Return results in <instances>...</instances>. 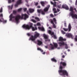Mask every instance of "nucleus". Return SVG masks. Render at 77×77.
Instances as JSON below:
<instances>
[{
	"label": "nucleus",
	"mask_w": 77,
	"mask_h": 77,
	"mask_svg": "<svg viewBox=\"0 0 77 77\" xmlns=\"http://www.w3.org/2000/svg\"><path fill=\"white\" fill-rule=\"evenodd\" d=\"M41 30L42 31H45V29H44V28L43 27H42Z\"/></svg>",
	"instance_id": "obj_37"
},
{
	"label": "nucleus",
	"mask_w": 77,
	"mask_h": 77,
	"mask_svg": "<svg viewBox=\"0 0 77 77\" xmlns=\"http://www.w3.org/2000/svg\"><path fill=\"white\" fill-rule=\"evenodd\" d=\"M53 20H54V21L55 23H56V18H54L53 19Z\"/></svg>",
	"instance_id": "obj_36"
},
{
	"label": "nucleus",
	"mask_w": 77,
	"mask_h": 77,
	"mask_svg": "<svg viewBox=\"0 0 77 77\" xmlns=\"http://www.w3.org/2000/svg\"><path fill=\"white\" fill-rule=\"evenodd\" d=\"M22 10V8H20L18 9L17 11H18V12H20V11H21Z\"/></svg>",
	"instance_id": "obj_32"
},
{
	"label": "nucleus",
	"mask_w": 77,
	"mask_h": 77,
	"mask_svg": "<svg viewBox=\"0 0 77 77\" xmlns=\"http://www.w3.org/2000/svg\"><path fill=\"white\" fill-rule=\"evenodd\" d=\"M49 29H52V28H51V27L50 26L49 27Z\"/></svg>",
	"instance_id": "obj_53"
},
{
	"label": "nucleus",
	"mask_w": 77,
	"mask_h": 77,
	"mask_svg": "<svg viewBox=\"0 0 77 77\" xmlns=\"http://www.w3.org/2000/svg\"><path fill=\"white\" fill-rule=\"evenodd\" d=\"M26 13L28 15H30V14L29 13V11H26Z\"/></svg>",
	"instance_id": "obj_42"
},
{
	"label": "nucleus",
	"mask_w": 77,
	"mask_h": 77,
	"mask_svg": "<svg viewBox=\"0 0 77 77\" xmlns=\"http://www.w3.org/2000/svg\"><path fill=\"white\" fill-rule=\"evenodd\" d=\"M42 10L41 9L38 10L37 12L39 13V14H41V12H42Z\"/></svg>",
	"instance_id": "obj_25"
},
{
	"label": "nucleus",
	"mask_w": 77,
	"mask_h": 77,
	"mask_svg": "<svg viewBox=\"0 0 77 77\" xmlns=\"http://www.w3.org/2000/svg\"><path fill=\"white\" fill-rule=\"evenodd\" d=\"M50 45H51V50H54V47H53V45L52 44H50Z\"/></svg>",
	"instance_id": "obj_24"
},
{
	"label": "nucleus",
	"mask_w": 77,
	"mask_h": 77,
	"mask_svg": "<svg viewBox=\"0 0 77 77\" xmlns=\"http://www.w3.org/2000/svg\"><path fill=\"white\" fill-rule=\"evenodd\" d=\"M21 17L20 15L18 14L15 17L13 16V14H11L10 16V20L12 21L13 18H15V21L17 23H18L20 19H24L25 20H26L27 18H29V15H27V14H23L21 15Z\"/></svg>",
	"instance_id": "obj_1"
},
{
	"label": "nucleus",
	"mask_w": 77,
	"mask_h": 77,
	"mask_svg": "<svg viewBox=\"0 0 77 77\" xmlns=\"http://www.w3.org/2000/svg\"><path fill=\"white\" fill-rule=\"evenodd\" d=\"M66 35L68 38H72V35L71 33H67Z\"/></svg>",
	"instance_id": "obj_14"
},
{
	"label": "nucleus",
	"mask_w": 77,
	"mask_h": 77,
	"mask_svg": "<svg viewBox=\"0 0 77 77\" xmlns=\"http://www.w3.org/2000/svg\"><path fill=\"white\" fill-rule=\"evenodd\" d=\"M65 56L64 55H63L62 56V58H65Z\"/></svg>",
	"instance_id": "obj_50"
},
{
	"label": "nucleus",
	"mask_w": 77,
	"mask_h": 77,
	"mask_svg": "<svg viewBox=\"0 0 77 77\" xmlns=\"http://www.w3.org/2000/svg\"><path fill=\"white\" fill-rule=\"evenodd\" d=\"M27 35L28 36H30V35H31L29 33H28L27 34Z\"/></svg>",
	"instance_id": "obj_46"
},
{
	"label": "nucleus",
	"mask_w": 77,
	"mask_h": 77,
	"mask_svg": "<svg viewBox=\"0 0 77 77\" xmlns=\"http://www.w3.org/2000/svg\"><path fill=\"white\" fill-rule=\"evenodd\" d=\"M54 35V39H57V37H56V35H54H54Z\"/></svg>",
	"instance_id": "obj_33"
},
{
	"label": "nucleus",
	"mask_w": 77,
	"mask_h": 77,
	"mask_svg": "<svg viewBox=\"0 0 77 77\" xmlns=\"http://www.w3.org/2000/svg\"><path fill=\"white\" fill-rule=\"evenodd\" d=\"M44 37V38L45 39H48V37H47V36L45 35H43Z\"/></svg>",
	"instance_id": "obj_27"
},
{
	"label": "nucleus",
	"mask_w": 77,
	"mask_h": 77,
	"mask_svg": "<svg viewBox=\"0 0 77 77\" xmlns=\"http://www.w3.org/2000/svg\"><path fill=\"white\" fill-rule=\"evenodd\" d=\"M62 8L63 9H65L66 10H68L69 9V7L66 5H62Z\"/></svg>",
	"instance_id": "obj_9"
},
{
	"label": "nucleus",
	"mask_w": 77,
	"mask_h": 77,
	"mask_svg": "<svg viewBox=\"0 0 77 77\" xmlns=\"http://www.w3.org/2000/svg\"><path fill=\"white\" fill-rule=\"evenodd\" d=\"M51 24H52L53 26L54 27V28H56V25L54 24V22H53V20H51Z\"/></svg>",
	"instance_id": "obj_15"
},
{
	"label": "nucleus",
	"mask_w": 77,
	"mask_h": 77,
	"mask_svg": "<svg viewBox=\"0 0 77 77\" xmlns=\"http://www.w3.org/2000/svg\"><path fill=\"white\" fill-rule=\"evenodd\" d=\"M21 1H22V0H19L17 2V4L15 5V7H18V5H20V4H21V3H22Z\"/></svg>",
	"instance_id": "obj_8"
},
{
	"label": "nucleus",
	"mask_w": 77,
	"mask_h": 77,
	"mask_svg": "<svg viewBox=\"0 0 77 77\" xmlns=\"http://www.w3.org/2000/svg\"><path fill=\"white\" fill-rule=\"evenodd\" d=\"M38 5V2H36L35 3V6H37Z\"/></svg>",
	"instance_id": "obj_47"
},
{
	"label": "nucleus",
	"mask_w": 77,
	"mask_h": 77,
	"mask_svg": "<svg viewBox=\"0 0 77 77\" xmlns=\"http://www.w3.org/2000/svg\"><path fill=\"white\" fill-rule=\"evenodd\" d=\"M38 8H41V7L40 6H38L37 7Z\"/></svg>",
	"instance_id": "obj_54"
},
{
	"label": "nucleus",
	"mask_w": 77,
	"mask_h": 77,
	"mask_svg": "<svg viewBox=\"0 0 77 77\" xmlns=\"http://www.w3.org/2000/svg\"><path fill=\"white\" fill-rule=\"evenodd\" d=\"M3 12V8H2L0 11V12Z\"/></svg>",
	"instance_id": "obj_45"
},
{
	"label": "nucleus",
	"mask_w": 77,
	"mask_h": 77,
	"mask_svg": "<svg viewBox=\"0 0 77 77\" xmlns=\"http://www.w3.org/2000/svg\"><path fill=\"white\" fill-rule=\"evenodd\" d=\"M58 44L59 45L60 47H62V45H65V48L66 49H68V45L66 44H65V42H60L58 43Z\"/></svg>",
	"instance_id": "obj_5"
},
{
	"label": "nucleus",
	"mask_w": 77,
	"mask_h": 77,
	"mask_svg": "<svg viewBox=\"0 0 77 77\" xmlns=\"http://www.w3.org/2000/svg\"><path fill=\"white\" fill-rule=\"evenodd\" d=\"M66 39L63 38V37H60L59 38V39L58 40L59 41H61V42H63V41H66Z\"/></svg>",
	"instance_id": "obj_10"
},
{
	"label": "nucleus",
	"mask_w": 77,
	"mask_h": 77,
	"mask_svg": "<svg viewBox=\"0 0 77 77\" xmlns=\"http://www.w3.org/2000/svg\"><path fill=\"white\" fill-rule=\"evenodd\" d=\"M63 29L64 31H65V32H67L68 30V32H70L71 30V23L69 24L68 26V28H63Z\"/></svg>",
	"instance_id": "obj_6"
},
{
	"label": "nucleus",
	"mask_w": 77,
	"mask_h": 77,
	"mask_svg": "<svg viewBox=\"0 0 77 77\" xmlns=\"http://www.w3.org/2000/svg\"><path fill=\"white\" fill-rule=\"evenodd\" d=\"M45 47L46 48H48V46H45Z\"/></svg>",
	"instance_id": "obj_55"
},
{
	"label": "nucleus",
	"mask_w": 77,
	"mask_h": 77,
	"mask_svg": "<svg viewBox=\"0 0 77 77\" xmlns=\"http://www.w3.org/2000/svg\"><path fill=\"white\" fill-rule=\"evenodd\" d=\"M66 22H64V25L65 27H66Z\"/></svg>",
	"instance_id": "obj_43"
},
{
	"label": "nucleus",
	"mask_w": 77,
	"mask_h": 77,
	"mask_svg": "<svg viewBox=\"0 0 77 77\" xmlns=\"http://www.w3.org/2000/svg\"><path fill=\"white\" fill-rule=\"evenodd\" d=\"M51 5H53L54 7H57V5H56V4H54V3H53V2L51 1Z\"/></svg>",
	"instance_id": "obj_21"
},
{
	"label": "nucleus",
	"mask_w": 77,
	"mask_h": 77,
	"mask_svg": "<svg viewBox=\"0 0 77 77\" xmlns=\"http://www.w3.org/2000/svg\"><path fill=\"white\" fill-rule=\"evenodd\" d=\"M50 17H51V18H53V17H54V16L53 15V14H51L50 15Z\"/></svg>",
	"instance_id": "obj_35"
},
{
	"label": "nucleus",
	"mask_w": 77,
	"mask_h": 77,
	"mask_svg": "<svg viewBox=\"0 0 77 77\" xmlns=\"http://www.w3.org/2000/svg\"><path fill=\"white\" fill-rule=\"evenodd\" d=\"M56 3H57L55 1H54V4H55L56 5Z\"/></svg>",
	"instance_id": "obj_60"
},
{
	"label": "nucleus",
	"mask_w": 77,
	"mask_h": 77,
	"mask_svg": "<svg viewBox=\"0 0 77 77\" xmlns=\"http://www.w3.org/2000/svg\"><path fill=\"white\" fill-rule=\"evenodd\" d=\"M57 11H58V12H59V11H60V10H59V9L57 8Z\"/></svg>",
	"instance_id": "obj_52"
},
{
	"label": "nucleus",
	"mask_w": 77,
	"mask_h": 77,
	"mask_svg": "<svg viewBox=\"0 0 77 77\" xmlns=\"http://www.w3.org/2000/svg\"><path fill=\"white\" fill-rule=\"evenodd\" d=\"M61 60H64L62 58Z\"/></svg>",
	"instance_id": "obj_64"
},
{
	"label": "nucleus",
	"mask_w": 77,
	"mask_h": 77,
	"mask_svg": "<svg viewBox=\"0 0 77 77\" xmlns=\"http://www.w3.org/2000/svg\"><path fill=\"white\" fill-rule=\"evenodd\" d=\"M57 8H59V9H60V7H61V5H58L57 6Z\"/></svg>",
	"instance_id": "obj_38"
},
{
	"label": "nucleus",
	"mask_w": 77,
	"mask_h": 77,
	"mask_svg": "<svg viewBox=\"0 0 77 77\" xmlns=\"http://www.w3.org/2000/svg\"><path fill=\"white\" fill-rule=\"evenodd\" d=\"M48 33L49 34H50L51 36L52 35H54V32H51V31L49 30L48 31Z\"/></svg>",
	"instance_id": "obj_17"
},
{
	"label": "nucleus",
	"mask_w": 77,
	"mask_h": 77,
	"mask_svg": "<svg viewBox=\"0 0 77 77\" xmlns=\"http://www.w3.org/2000/svg\"><path fill=\"white\" fill-rule=\"evenodd\" d=\"M60 65H62L63 66H66V63L65 62L61 61L60 62Z\"/></svg>",
	"instance_id": "obj_12"
},
{
	"label": "nucleus",
	"mask_w": 77,
	"mask_h": 77,
	"mask_svg": "<svg viewBox=\"0 0 77 77\" xmlns=\"http://www.w3.org/2000/svg\"><path fill=\"white\" fill-rule=\"evenodd\" d=\"M38 29H41V27H39V28H38Z\"/></svg>",
	"instance_id": "obj_63"
},
{
	"label": "nucleus",
	"mask_w": 77,
	"mask_h": 77,
	"mask_svg": "<svg viewBox=\"0 0 77 77\" xmlns=\"http://www.w3.org/2000/svg\"><path fill=\"white\" fill-rule=\"evenodd\" d=\"M41 14L42 15H45V11H42Z\"/></svg>",
	"instance_id": "obj_34"
},
{
	"label": "nucleus",
	"mask_w": 77,
	"mask_h": 77,
	"mask_svg": "<svg viewBox=\"0 0 77 77\" xmlns=\"http://www.w3.org/2000/svg\"><path fill=\"white\" fill-rule=\"evenodd\" d=\"M40 34L39 33H38L37 32H35L34 33V35H32L31 36V37L29 38V41L31 40L32 41H33L34 43H36V41L35 40L39 36Z\"/></svg>",
	"instance_id": "obj_3"
},
{
	"label": "nucleus",
	"mask_w": 77,
	"mask_h": 77,
	"mask_svg": "<svg viewBox=\"0 0 77 77\" xmlns=\"http://www.w3.org/2000/svg\"><path fill=\"white\" fill-rule=\"evenodd\" d=\"M61 32L62 33V34H63V35H65V34H66V32H64V31H63V30H61Z\"/></svg>",
	"instance_id": "obj_31"
},
{
	"label": "nucleus",
	"mask_w": 77,
	"mask_h": 77,
	"mask_svg": "<svg viewBox=\"0 0 77 77\" xmlns=\"http://www.w3.org/2000/svg\"><path fill=\"white\" fill-rule=\"evenodd\" d=\"M45 39V41H48V38L47 39Z\"/></svg>",
	"instance_id": "obj_56"
},
{
	"label": "nucleus",
	"mask_w": 77,
	"mask_h": 77,
	"mask_svg": "<svg viewBox=\"0 0 77 77\" xmlns=\"http://www.w3.org/2000/svg\"><path fill=\"white\" fill-rule=\"evenodd\" d=\"M53 44H54V47H55L56 48H57V46H58V45H57V44L56 43H53Z\"/></svg>",
	"instance_id": "obj_19"
},
{
	"label": "nucleus",
	"mask_w": 77,
	"mask_h": 77,
	"mask_svg": "<svg viewBox=\"0 0 77 77\" xmlns=\"http://www.w3.org/2000/svg\"><path fill=\"white\" fill-rule=\"evenodd\" d=\"M37 42H38L37 44L38 45H41L42 44V42L41 41H40L39 40H37Z\"/></svg>",
	"instance_id": "obj_13"
},
{
	"label": "nucleus",
	"mask_w": 77,
	"mask_h": 77,
	"mask_svg": "<svg viewBox=\"0 0 77 77\" xmlns=\"http://www.w3.org/2000/svg\"><path fill=\"white\" fill-rule=\"evenodd\" d=\"M41 4L42 6L43 7L45 6V2H41Z\"/></svg>",
	"instance_id": "obj_22"
},
{
	"label": "nucleus",
	"mask_w": 77,
	"mask_h": 77,
	"mask_svg": "<svg viewBox=\"0 0 77 77\" xmlns=\"http://www.w3.org/2000/svg\"><path fill=\"white\" fill-rule=\"evenodd\" d=\"M51 60L53 62H57V60L54 59V58H53L51 59Z\"/></svg>",
	"instance_id": "obj_20"
},
{
	"label": "nucleus",
	"mask_w": 77,
	"mask_h": 77,
	"mask_svg": "<svg viewBox=\"0 0 77 77\" xmlns=\"http://www.w3.org/2000/svg\"><path fill=\"white\" fill-rule=\"evenodd\" d=\"M34 26L35 27H33V23H30V26L28 25H24L22 27L26 30H30V28H32V31H35V30H36L38 29L36 27V25L34 24Z\"/></svg>",
	"instance_id": "obj_2"
},
{
	"label": "nucleus",
	"mask_w": 77,
	"mask_h": 77,
	"mask_svg": "<svg viewBox=\"0 0 77 77\" xmlns=\"http://www.w3.org/2000/svg\"><path fill=\"white\" fill-rule=\"evenodd\" d=\"M3 23H6V22H7V20H4L3 21Z\"/></svg>",
	"instance_id": "obj_49"
},
{
	"label": "nucleus",
	"mask_w": 77,
	"mask_h": 77,
	"mask_svg": "<svg viewBox=\"0 0 77 77\" xmlns=\"http://www.w3.org/2000/svg\"><path fill=\"white\" fill-rule=\"evenodd\" d=\"M53 11H56V9L55 8H53Z\"/></svg>",
	"instance_id": "obj_48"
},
{
	"label": "nucleus",
	"mask_w": 77,
	"mask_h": 77,
	"mask_svg": "<svg viewBox=\"0 0 77 77\" xmlns=\"http://www.w3.org/2000/svg\"><path fill=\"white\" fill-rule=\"evenodd\" d=\"M13 5H12L10 7V8H11V9H12V8H13Z\"/></svg>",
	"instance_id": "obj_44"
},
{
	"label": "nucleus",
	"mask_w": 77,
	"mask_h": 77,
	"mask_svg": "<svg viewBox=\"0 0 77 77\" xmlns=\"http://www.w3.org/2000/svg\"><path fill=\"white\" fill-rule=\"evenodd\" d=\"M37 26H41V23L39 22L37 23Z\"/></svg>",
	"instance_id": "obj_40"
},
{
	"label": "nucleus",
	"mask_w": 77,
	"mask_h": 77,
	"mask_svg": "<svg viewBox=\"0 0 77 77\" xmlns=\"http://www.w3.org/2000/svg\"><path fill=\"white\" fill-rule=\"evenodd\" d=\"M75 41H77V35H76L75 36Z\"/></svg>",
	"instance_id": "obj_39"
},
{
	"label": "nucleus",
	"mask_w": 77,
	"mask_h": 77,
	"mask_svg": "<svg viewBox=\"0 0 77 77\" xmlns=\"http://www.w3.org/2000/svg\"><path fill=\"white\" fill-rule=\"evenodd\" d=\"M29 11L30 13H32L33 12L35 11V10L34 9L29 8Z\"/></svg>",
	"instance_id": "obj_16"
},
{
	"label": "nucleus",
	"mask_w": 77,
	"mask_h": 77,
	"mask_svg": "<svg viewBox=\"0 0 77 77\" xmlns=\"http://www.w3.org/2000/svg\"><path fill=\"white\" fill-rule=\"evenodd\" d=\"M50 5H48L46 8H45L44 9V12H47L48 11V9L50 8Z\"/></svg>",
	"instance_id": "obj_11"
},
{
	"label": "nucleus",
	"mask_w": 77,
	"mask_h": 77,
	"mask_svg": "<svg viewBox=\"0 0 77 77\" xmlns=\"http://www.w3.org/2000/svg\"><path fill=\"white\" fill-rule=\"evenodd\" d=\"M74 10L76 12H77V10H76V8H74Z\"/></svg>",
	"instance_id": "obj_57"
},
{
	"label": "nucleus",
	"mask_w": 77,
	"mask_h": 77,
	"mask_svg": "<svg viewBox=\"0 0 77 77\" xmlns=\"http://www.w3.org/2000/svg\"><path fill=\"white\" fill-rule=\"evenodd\" d=\"M67 51H70V50H69V49H68V50H67Z\"/></svg>",
	"instance_id": "obj_62"
},
{
	"label": "nucleus",
	"mask_w": 77,
	"mask_h": 77,
	"mask_svg": "<svg viewBox=\"0 0 77 77\" xmlns=\"http://www.w3.org/2000/svg\"><path fill=\"white\" fill-rule=\"evenodd\" d=\"M15 0H12L11 1V0H8V3H11L12 2H14Z\"/></svg>",
	"instance_id": "obj_23"
},
{
	"label": "nucleus",
	"mask_w": 77,
	"mask_h": 77,
	"mask_svg": "<svg viewBox=\"0 0 77 77\" xmlns=\"http://www.w3.org/2000/svg\"><path fill=\"white\" fill-rule=\"evenodd\" d=\"M13 14L14 15H16V14H17V11H13Z\"/></svg>",
	"instance_id": "obj_30"
},
{
	"label": "nucleus",
	"mask_w": 77,
	"mask_h": 77,
	"mask_svg": "<svg viewBox=\"0 0 77 77\" xmlns=\"http://www.w3.org/2000/svg\"><path fill=\"white\" fill-rule=\"evenodd\" d=\"M0 22H3V21L1 19H0Z\"/></svg>",
	"instance_id": "obj_61"
},
{
	"label": "nucleus",
	"mask_w": 77,
	"mask_h": 77,
	"mask_svg": "<svg viewBox=\"0 0 77 77\" xmlns=\"http://www.w3.org/2000/svg\"><path fill=\"white\" fill-rule=\"evenodd\" d=\"M37 50H39L40 51H41V52H43V51H44L42 49L39 48H37Z\"/></svg>",
	"instance_id": "obj_26"
},
{
	"label": "nucleus",
	"mask_w": 77,
	"mask_h": 77,
	"mask_svg": "<svg viewBox=\"0 0 77 77\" xmlns=\"http://www.w3.org/2000/svg\"><path fill=\"white\" fill-rule=\"evenodd\" d=\"M31 21L33 22V23H36V21L34 20V19H32Z\"/></svg>",
	"instance_id": "obj_29"
},
{
	"label": "nucleus",
	"mask_w": 77,
	"mask_h": 77,
	"mask_svg": "<svg viewBox=\"0 0 77 77\" xmlns=\"http://www.w3.org/2000/svg\"><path fill=\"white\" fill-rule=\"evenodd\" d=\"M35 20H37V21H40V19H39V18H38V17H35Z\"/></svg>",
	"instance_id": "obj_28"
},
{
	"label": "nucleus",
	"mask_w": 77,
	"mask_h": 77,
	"mask_svg": "<svg viewBox=\"0 0 77 77\" xmlns=\"http://www.w3.org/2000/svg\"><path fill=\"white\" fill-rule=\"evenodd\" d=\"M60 70H59L58 71L59 73L61 75H66V76H68V72L64 70H62L63 69V67L61 65H60Z\"/></svg>",
	"instance_id": "obj_4"
},
{
	"label": "nucleus",
	"mask_w": 77,
	"mask_h": 77,
	"mask_svg": "<svg viewBox=\"0 0 77 77\" xmlns=\"http://www.w3.org/2000/svg\"><path fill=\"white\" fill-rule=\"evenodd\" d=\"M43 54H45V52H44L42 53Z\"/></svg>",
	"instance_id": "obj_58"
},
{
	"label": "nucleus",
	"mask_w": 77,
	"mask_h": 77,
	"mask_svg": "<svg viewBox=\"0 0 77 77\" xmlns=\"http://www.w3.org/2000/svg\"><path fill=\"white\" fill-rule=\"evenodd\" d=\"M0 16L1 17H3V14H1L0 15Z\"/></svg>",
	"instance_id": "obj_59"
},
{
	"label": "nucleus",
	"mask_w": 77,
	"mask_h": 77,
	"mask_svg": "<svg viewBox=\"0 0 77 77\" xmlns=\"http://www.w3.org/2000/svg\"><path fill=\"white\" fill-rule=\"evenodd\" d=\"M70 15L72 17V18H75L77 19V15L76 14H74V13H70Z\"/></svg>",
	"instance_id": "obj_7"
},
{
	"label": "nucleus",
	"mask_w": 77,
	"mask_h": 77,
	"mask_svg": "<svg viewBox=\"0 0 77 77\" xmlns=\"http://www.w3.org/2000/svg\"><path fill=\"white\" fill-rule=\"evenodd\" d=\"M23 10L24 12H26V11H27V8H25L23 9Z\"/></svg>",
	"instance_id": "obj_41"
},
{
	"label": "nucleus",
	"mask_w": 77,
	"mask_h": 77,
	"mask_svg": "<svg viewBox=\"0 0 77 77\" xmlns=\"http://www.w3.org/2000/svg\"><path fill=\"white\" fill-rule=\"evenodd\" d=\"M57 11H54V13L55 14L56 13H57Z\"/></svg>",
	"instance_id": "obj_51"
},
{
	"label": "nucleus",
	"mask_w": 77,
	"mask_h": 77,
	"mask_svg": "<svg viewBox=\"0 0 77 77\" xmlns=\"http://www.w3.org/2000/svg\"><path fill=\"white\" fill-rule=\"evenodd\" d=\"M73 8L72 7H70L69 10L70 11H71V13H74V11H73Z\"/></svg>",
	"instance_id": "obj_18"
}]
</instances>
